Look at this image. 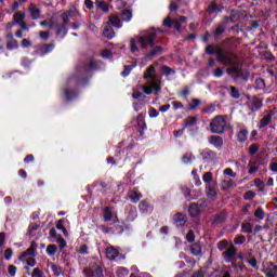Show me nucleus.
Here are the masks:
<instances>
[{"label": "nucleus", "instance_id": "f257e3e1", "mask_svg": "<svg viewBox=\"0 0 277 277\" xmlns=\"http://www.w3.org/2000/svg\"><path fill=\"white\" fill-rule=\"evenodd\" d=\"M206 53H208V55H213V53H215L216 60L221 62L223 66H229L226 70L227 75H236L237 78H241L245 81H248V75L243 76V71L241 70L237 55L233 53L225 54L224 51L214 48L213 45H208L206 48Z\"/></svg>", "mask_w": 277, "mask_h": 277}, {"label": "nucleus", "instance_id": "f03ea898", "mask_svg": "<svg viewBox=\"0 0 277 277\" xmlns=\"http://www.w3.org/2000/svg\"><path fill=\"white\" fill-rule=\"evenodd\" d=\"M143 79H149V81L142 85L144 94H153L154 92H161V78L157 77L155 66L150 65L144 72Z\"/></svg>", "mask_w": 277, "mask_h": 277}, {"label": "nucleus", "instance_id": "7ed1b4c3", "mask_svg": "<svg viewBox=\"0 0 277 277\" xmlns=\"http://www.w3.org/2000/svg\"><path fill=\"white\" fill-rule=\"evenodd\" d=\"M155 38H157V30L149 29L145 35L138 37V43L142 49H153L155 47Z\"/></svg>", "mask_w": 277, "mask_h": 277}, {"label": "nucleus", "instance_id": "20e7f679", "mask_svg": "<svg viewBox=\"0 0 277 277\" xmlns=\"http://www.w3.org/2000/svg\"><path fill=\"white\" fill-rule=\"evenodd\" d=\"M226 118L224 116H216L210 122V130L217 135H222L224 129H226Z\"/></svg>", "mask_w": 277, "mask_h": 277}, {"label": "nucleus", "instance_id": "39448f33", "mask_svg": "<svg viewBox=\"0 0 277 277\" xmlns=\"http://www.w3.org/2000/svg\"><path fill=\"white\" fill-rule=\"evenodd\" d=\"M187 17L181 16L179 19H173L171 16H168L163 19L162 25L163 27H168V29H172L174 27L176 31H183V24L186 23Z\"/></svg>", "mask_w": 277, "mask_h": 277}, {"label": "nucleus", "instance_id": "423d86ee", "mask_svg": "<svg viewBox=\"0 0 277 277\" xmlns=\"http://www.w3.org/2000/svg\"><path fill=\"white\" fill-rule=\"evenodd\" d=\"M26 17L27 14L23 12H16L13 15L14 25H18L23 31H29V27L27 26V23H25Z\"/></svg>", "mask_w": 277, "mask_h": 277}, {"label": "nucleus", "instance_id": "0eeeda50", "mask_svg": "<svg viewBox=\"0 0 277 277\" xmlns=\"http://www.w3.org/2000/svg\"><path fill=\"white\" fill-rule=\"evenodd\" d=\"M262 272L266 277H277V265L274 262H266L263 264Z\"/></svg>", "mask_w": 277, "mask_h": 277}, {"label": "nucleus", "instance_id": "6e6552de", "mask_svg": "<svg viewBox=\"0 0 277 277\" xmlns=\"http://www.w3.org/2000/svg\"><path fill=\"white\" fill-rule=\"evenodd\" d=\"M154 209H155V206H153V203L148 199H143L138 203V210L141 213L150 214L153 213Z\"/></svg>", "mask_w": 277, "mask_h": 277}, {"label": "nucleus", "instance_id": "1a4fd4ad", "mask_svg": "<svg viewBox=\"0 0 277 277\" xmlns=\"http://www.w3.org/2000/svg\"><path fill=\"white\" fill-rule=\"evenodd\" d=\"M36 250H38V245L36 243V241H31L30 247L21 254L19 261H25L27 256H36Z\"/></svg>", "mask_w": 277, "mask_h": 277}, {"label": "nucleus", "instance_id": "9d476101", "mask_svg": "<svg viewBox=\"0 0 277 277\" xmlns=\"http://www.w3.org/2000/svg\"><path fill=\"white\" fill-rule=\"evenodd\" d=\"M247 105L251 111H259L263 107V102L256 97H251L248 100Z\"/></svg>", "mask_w": 277, "mask_h": 277}, {"label": "nucleus", "instance_id": "9b49d317", "mask_svg": "<svg viewBox=\"0 0 277 277\" xmlns=\"http://www.w3.org/2000/svg\"><path fill=\"white\" fill-rule=\"evenodd\" d=\"M28 12L30 13V18H32V21H38L42 11L40 8H38V5L30 3L28 6Z\"/></svg>", "mask_w": 277, "mask_h": 277}, {"label": "nucleus", "instance_id": "f8f14e48", "mask_svg": "<svg viewBox=\"0 0 277 277\" xmlns=\"http://www.w3.org/2000/svg\"><path fill=\"white\" fill-rule=\"evenodd\" d=\"M237 255V248L235 246H230L224 253L223 256L227 263H230L233 259Z\"/></svg>", "mask_w": 277, "mask_h": 277}, {"label": "nucleus", "instance_id": "ddd939ff", "mask_svg": "<svg viewBox=\"0 0 277 277\" xmlns=\"http://www.w3.org/2000/svg\"><path fill=\"white\" fill-rule=\"evenodd\" d=\"M209 143L212 144V146H214V148H217L219 150L220 148H222V146H224V140L217 135L210 136Z\"/></svg>", "mask_w": 277, "mask_h": 277}, {"label": "nucleus", "instance_id": "4468645a", "mask_svg": "<svg viewBox=\"0 0 277 277\" xmlns=\"http://www.w3.org/2000/svg\"><path fill=\"white\" fill-rule=\"evenodd\" d=\"M234 187H237V184L235 183V181H233L230 179H226L221 182V189L223 192H228V190L233 189Z\"/></svg>", "mask_w": 277, "mask_h": 277}, {"label": "nucleus", "instance_id": "2eb2a0df", "mask_svg": "<svg viewBox=\"0 0 277 277\" xmlns=\"http://www.w3.org/2000/svg\"><path fill=\"white\" fill-rule=\"evenodd\" d=\"M108 25H111L113 27H117L118 29H120V27H122V19L120 15H110L108 17Z\"/></svg>", "mask_w": 277, "mask_h": 277}, {"label": "nucleus", "instance_id": "dca6fc26", "mask_svg": "<svg viewBox=\"0 0 277 277\" xmlns=\"http://www.w3.org/2000/svg\"><path fill=\"white\" fill-rule=\"evenodd\" d=\"M129 198L132 202H134V205H137V202L142 200L143 195L140 193V190H137V188H134L129 192Z\"/></svg>", "mask_w": 277, "mask_h": 277}, {"label": "nucleus", "instance_id": "f3484780", "mask_svg": "<svg viewBox=\"0 0 277 277\" xmlns=\"http://www.w3.org/2000/svg\"><path fill=\"white\" fill-rule=\"evenodd\" d=\"M55 49V44L53 43H48V44H42L38 49L39 55H47V53H51Z\"/></svg>", "mask_w": 277, "mask_h": 277}, {"label": "nucleus", "instance_id": "a211bd4d", "mask_svg": "<svg viewBox=\"0 0 277 277\" xmlns=\"http://www.w3.org/2000/svg\"><path fill=\"white\" fill-rule=\"evenodd\" d=\"M206 189L209 198H215L217 196V185L215 183L206 185Z\"/></svg>", "mask_w": 277, "mask_h": 277}, {"label": "nucleus", "instance_id": "6ab92c4d", "mask_svg": "<svg viewBox=\"0 0 277 277\" xmlns=\"http://www.w3.org/2000/svg\"><path fill=\"white\" fill-rule=\"evenodd\" d=\"M118 254H119V252L114 247H109V248L106 249V256L110 261H114V259H116L118 256Z\"/></svg>", "mask_w": 277, "mask_h": 277}, {"label": "nucleus", "instance_id": "aec40b11", "mask_svg": "<svg viewBox=\"0 0 277 277\" xmlns=\"http://www.w3.org/2000/svg\"><path fill=\"white\" fill-rule=\"evenodd\" d=\"M103 35L105 38H108L110 40L116 36V32L114 31V28L108 24L105 26Z\"/></svg>", "mask_w": 277, "mask_h": 277}, {"label": "nucleus", "instance_id": "412c9836", "mask_svg": "<svg viewBox=\"0 0 277 277\" xmlns=\"http://www.w3.org/2000/svg\"><path fill=\"white\" fill-rule=\"evenodd\" d=\"M188 213L192 217H196V215L200 213V206H198V203H192L188 208Z\"/></svg>", "mask_w": 277, "mask_h": 277}, {"label": "nucleus", "instance_id": "4be33fe9", "mask_svg": "<svg viewBox=\"0 0 277 277\" xmlns=\"http://www.w3.org/2000/svg\"><path fill=\"white\" fill-rule=\"evenodd\" d=\"M190 252H192V254H194V256H200V254L202 252V247H200V243L195 242L190 247Z\"/></svg>", "mask_w": 277, "mask_h": 277}, {"label": "nucleus", "instance_id": "5701e85b", "mask_svg": "<svg viewBox=\"0 0 277 277\" xmlns=\"http://www.w3.org/2000/svg\"><path fill=\"white\" fill-rule=\"evenodd\" d=\"M248 140V130L242 129L237 133V141L240 142V144H243Z\"/></svg>", "mask_w": 277, "mask_h": 277}, {"label": "nucleus", "instance_id": "b1692460", "mask_svg": "<svg viewBox=\"0 0 277 277\" xmlns=\"http://www.w3.org/2000/svg\"><path fill=\"white\" fill-rule=\"evenodd\" d=\"M200 105H202V101L193 98L192 103L188 104V111H194V109H197V107H200Z\"/></svg>", "mask_w": 277, "mask_h": 277}, {"label": "nucleus", "instance_id": "393cba45", "mask_svg": "<svg viewBox=\"0 0 277 277\" xmlns=\"http://www.w3.org/2000/svg\"><path fill=\"white\" fill-rule=\"evenodd\" d=\"M252 223H250V221L243 222L241 225L242 228V233H247V235L252 234Z\"/></svg>", "mask_w": 277, "mask_h": 277}, {"label": "nucleus", "instance_id": "a878e982", "mask_svg": "<svg viewBox=\"0 0 277 277\" xmlns=\"http://www.w3.org/2000/svg\"><path fill=\"white\" fill-rule=\"evenodd\" d=\"M120 18H121V21L129 23V21H131V18H133V13H131L130 10H123Z\"/></svg>", "mask_w": 277, "mask_h": 277}, {"label": "nucleus", "instance_id": "bb28decb", "mask_svg": "<svg viewBox=\"0 0 277 277\" xmlns=\"http://www.w3.org/2000/svg\"><path fill=\"white\" fill-rule=\"evenodd\" d=\"M203 179V183H206V185H213V173L211 172H206L202 176Z\"/></svg>", "mask_w": 277, "mask_h": 277}, {"label": "nucleus", "instance_id": "cd10ccee", "mask_svg": "<svg viewBox=\"0 0 277 277\" xmlns=\"http://www.w3.org/2000/svg\"><path fill=\"white\" fill-rule=\"evenodd\" d=\"M272 122V115L264 116L260 121V129H263V127H267Z\"/></svg>", "mask_w": 277, "mask_h": 277}, {"label": "nucleus", "instance_id": "c85d7f7f", "mask_svg": "<svg viewBox=\"0 0 277 277\" xmlns=\"http://www.w3.org/2000/svg\"><path fill=\"white\" fill-rule=\"evenodd\" d=\"M47 254L48 256H55V254H57V246L49 245L47 247Z\"/></svg>", "mask_w": 277, "mask_h": 277}, {"label": "nucleus", "instance_id": "c756f323", "mask_svg": "<svg viewBox=\"0 0 277 277\" xmlns=\"http://www.w3.org/2000/svg\"><path fill=\"white\" fill-rule=\"evenodd\" d=\"M224 31H226V24L219 25L214 31V37L220 38Z\"/></svg>", "mask_w": 277, "mask_h": 277}, {"label": "nucleus", "instance_id": "7c9ffc66", "mask_svg": "<svg viewBox=\"0 0 277 277\" xmlns=\"http://www.w3.org/2000/svg\"><path fill=\"white\" fill-rule=\"evenodd\" d=\"M6 49H9V51H14V49H18V41L16 39L9 40L6 42Z\"/></svg>", "mask_w": 277, "mask_h": 277}, {"label": "nucleus", "instance_id": "2f4dec72", "mask_svg": "<svg viewBox=\"0 0 277 277\" xmlns=\"http://www.w3.org/2000/svg\"><path fill=\"white\" fill-rule=\"evenodd\" d=\"M95 4L100 10H102V12H109V6H107L105 1L95 0Z\"/></svg>", "mask_w": 277, "mask_h": 277}, {"label": "nucleus", "instance_id": "473e14b6", "mask_svg": "<svg viewBox=\"0 0 277 277\" xmlns=\"http://www.w3.org/2000/svg\"><path fill=\"white\" fill-rule=\"evenodd\" d=\"M175 224L176 226H185V216H183V214H176L175 217Z\"/></svg>", "mask_w": 277, "mask_h": 277}, {"label": "nucleus", "instance_id": "72a5a7b5", "mask_svg": "<svg viewBox=\"0 0 277 277\" xmlns=\"http://www.w3.org/2000/svg\"><path fill=\"white\" fill-rule=\"evenodd\" d=\"M197 122H198V118H196V117H188V118L185 120V127H186V128H192V127H194Z\"/></svg>", "mask_w": 277, "mask_h": 277}, {"label": "nucleus", "instance_id": "f704fd0d", "mask_svg": "<svg viewBox=\"0 0 277 277\" xmlns=\"http://www.w3.org/2000/svg\"><path fill=\"white\" fill-rule=\"evenodd\" d=\"M56 228L58 230H62L65 237H68V230L66 229V227L64 226V220H60L56 224Z\"/></svg>", "mask_w": 277, "mask_h": 277}, {"label": "nucleus", "instance_id": "c9c22d12", "mask_svg": "<svg viewBox=\"0 0 277 277\" xmlns=\"http://www.w3.org/2000/svg\"><path fill=\"white\" fill-rule=\"evenodd\" d=\"M136 122H137V126L140 127V129H146V121H144V115L140 114L137 117H136Z\"/></svg>", "mask_w": 277, "mask_h": 277}, {"label": "nucleus", "instance_id": "e433bc0d", "mask_svg": "<svg viewBox=\"0 0 277 277\" xmlns=\"http://www.w3.org/2000/svg\"><path fill=\"white\" fill-rule=\"evenodd\" d=\"M254 217L258 220H265V212L263 211V208H258L254 212Z\"/></svg>", "mask_w": 277, "mask_h": 277}, {"label": "nucleus", "instance_id": "4c0bfd02", "mask_svg": "<svg viewBox=\"0 0 277 277\" xmlns=\"http://www.w3.org/2000/svg\"><path fill=\"white\" fill-rule=\"evenodd\" d=\"M229 90L232 98H239V96H241V94H239V89L235 87H229Z\"/></svg>", "mask_w": 277, "mask_h": 277}, {"label": "nucleus", "instance_id": "58836bf2", "mask_svg": "<svg viewBox=\"0 0 277 277\" xmlns=\"http://www.w3.org/2000/svg\"><path fill=\"white\" fill-rule=\"evenodd\" d=\"M113 213H111V210H109V208H106L104 210V220L105 222H111V217H113Z\"/></svg>", "mask_w": 277, "mask_h": 277}, {"label": "nucleus", "instance_id": "ea45409f", "mask_svg": "<svg viewBox=\"0 0 277 277\" xmlns=\"http://www.w3.org/2000/svg\"><path fill=\"white\" fill-rule=\"evenodd\" d=\"M179 3H181V0H173L170 3V11L171 12H176L179 10Z\"/></svg>", "mask_w": 277, "mask_h": 277}, {"label": "nucleus", "instance_id": "a19ab883", "mask_svg": "<svg viewBox=\"0 0 277 277\" xmlns=\"http://www.w3.org/2000/svg\"><path fill=\"white\" fill-rule=\"evenodd\" d=\"M162 48L161 47H156L155 49H153L149 54L147 55V57H155V55H159V53H161Z\"/></svg>", "mask_w": 277, "mask_h": 277}, {"label": "nucleus", "instance_id": "79ce46f5", "mask_svg": "<svg viewBox=\"0 0 277 277\" xmlns=\"http://www.w3.org/2000/svg\"><path fill=\"white\" fill-rule=\"evenodd\" d=\"M130 49L132 53H137L140 51V48H137V42L135 41V39H132L130 41Z\"/></svg>", "mask_w": 277, "mask_h": 277}, {"label": "nucleus", "instance_id": "37998d69", "mask_svg": "<svg viewBox=\"0 0 277 277\" xmlns=\"http://www.w3.org/2000/svg\"><path fill=\"white\" fill-rule=\"evenodd\" d=\"M255 88L258 90H263L265 88V80L261 79V78H258L255 80Z\"/></svg>", "mask_w": 277, "mask_h": 277}, {"label": "nucleus", "instance_id": "c03bdc74", "mask_svg": "<svg viewBox=\"0 0 277 277\" xmlns=\"http://www.w3.org/2000/svg\"><path fill=\"white\" fill-rule=\"evenodd\" d=\"M254 185L255 187H258V189H260V192H263V189H265V183H263V181L259 179L254 180Z\"/></svg>", "mask_w": 277, "mask_h": 277}, {"label": "nucleus", "instance_id": "a18cd8bd", "mask_svg": "<svg viewBox=\"0 0 277 277\" xmlns=\"http://www.w3.org/2000/svg\"><path fill=\"white\" fill-rule=\"evenodd\" d=\"M196 240V236L194 235V230H188L187 235H186V241H188L189 243H193V241Z\"/></svg>", "mask_w": 277, "mask_h": 277}, {"label": "nucleus", "instance_id": "49530a36", "mask_svg": "<svg viewBox=\"0 0 277 277\" xmlns=\"http://www.w3.org/2000/svg\"><path fill=\"white\" fill-rule=\"evenodd\" d=\"M31 277H44L42 271L39 267L32 269Z\"/></svg>", "mask_w": 277, "mask_h": 277}, {"label": "nucleus", "instance_id": "de8ad7c7", "mask_svg": "<svg viewBox=\"0 0 277 277\" xmlns=\"http://www.w3.org/2000/svg\"><path fill=\"white\" fill-rule=\"evenodd\" d=\"M213 76L216 78V79H220V77H223L224 76V70L220 67L215 68L214 71H213Z\"/></svg>", "mask_w": 277, "mask_h": 277}, {"label": "nucleus", "instance_id": "09e8293b", "mask_svg": "<svg viewBox=\"0 0 277 277\" xmlns=\"http://www.w3.org/2000/svg\"><path fill=\"white\" fill-rule=\"evenodd\" d=\"M219 250L222 252V250H226L228 248V241L227 240H221L217 245Z\"/></svg>", "mask_w": 277, "mask_h": 277}, {"label": "nucleus", "instance_id": "8fccbe9b", "mask_svg": "<svg viewBox=\"0 0 277 277\" xmlns=\"http://www.w3.org/2000/svg\"><path fill=\"white\" fill-rule=\"evenodd\" d=\"M223 173L226 175V176H232V179H235L237 176V173L233 172V169L230 168H226Z\"/></svg>", "mask_w": 277, "mask_h": 277}, {"label": "nucleus", "instance_id": "3c124183", "mask_svg": "<svg viewBox=\"0 0 277 277\" xmlns=\"http://www.w3.org/2000/svg\"><path fill=\"white\" fill-rule=\"evenodd\" d=\"M39 225L38 224H30L28 227V235H34V233H36V230H38Z\"/></svg>", "mask_w": 277, "mask_h": 277}, {"label": "nucleus", "instance_id": "603ef678", "mask_svg": "<svg viewBox=\"0 0 277 277\" xmlns=\"http://www.w3.org/2000/svg\"><path fill=\"white\" fill-rule=\"evenodd\" d=\"M208 12L210 14H213V12H217V4L215 2H211L208 6Z\"/></svg>", "mask_w": 277, "mask_h": 277}, {"label": "nucleus", "instance_id": "864d4df0", "mask_svg": "<svg viewBox=\"0 0 277 277\" xmlns=\"http://www.w3.org/2000/svg\"><path fill=\"white\" fill-rule=\"evenodd\" d=\"M56 243H58V246H60L61 249L66 248V240H64V239L62 238V236H58V237L56 238Z\"/></svg>", "mask_w": 277, "mask_h": 277}, {"label": "nucleus", "instance_id": "5fc2aeb1", "mask_svg": "<svg viewBox=\"0 0 277 277\" xmlns=\"http://www.w3.org/2000/svg\"><path fill=\"white\" fill-rule=\"evenodd\" d=\"M192 159H194V155L192 154H185L182 158V161L184 163H189L192 161Z\"/></svg>", "mask_w": 277, "mask_h": 277}, {"label": "nucleus", "instance_id": "6e6d98bb", "mask_svg": "<svg viewBox=\"0 0 277 277\" xmlns=\"http://www.w3.org/2000/svg\"><path fill=\"white\" fill-rule=\"evenodd\" d=\"M50 36H51V32H49V31H40L39 32V38H41V40H49Z\"/></svg>", "mask_w": 277, "mask_h": 277}, {"label": "nucleus", "instance_id": "4d7b16f0", "mask_svg": "<svg viewBox=\"0 0 277 277\" xmlns=\"http://www.w3.org/2000/svg\"><path fill=\"white\" fill-rule=\"evenodd\" d=\"M74 95L75 93L72 91H69L68 89L64 90V96L65 98H67V101H70V98H72Z\"/></svg>", "mask_w": 277, "mask_h": 277}, {"label": "nucleus", "instance_id": "13d9d810", "mask_svg": "<svg viewBox=\"0 0 277 277\" xmlns=\"http://www.w3.org/2000/svg\"><path fill=\"white\" fill-rule=\"evenodd\" d=\"M8 272L10 274V276H16L17 268L14 265H9Z\"/></svg>", "mask_w": 277, "mask_h": 277}, {"label": "nucleus", "instance_id": "bf43d9fd", "mask_svg": "<svg viewBox=\"0 0 277 277\" xmlns=\"http://www.w3.org/2000/svg\"><path fill=\"white\" fill-rule=\"evenodd\" d=\"M246 241V236H237L235 239H234V243L236 245H241Z\"/></svg>", "mask_w": 277, "mask_h": 277}, {"label": "nucleus", "instance_id": "052dcab7", "mask_svg": "<svg viewBox=\"0 0 277 277\" xmlns=\"http://www.w3.org/2000/svg\"><path fill=\"white\" fill-rule=\"evenodd\" d=\"M25 261H26V263H27V265H28L29 267H36V259H34V258H28V259H26V258H25Z\"/></svg>", "mask_w": 277, "mask_h": 277}, {"label": "nucleus", "instance_id": "680f3d73", "mask_svg": "<svg viewBox=\"0 0 277 277\" xmlns=\"http://www.w3.org/2000/svg\"><path fill=\"white\" fill-rule=\"evenodd\" d=\"M148 115L149 118H157L159 116V113L155 108H149Z\"/></svg>", "mask_w": 277, "mask_h": 277}, {"label": "nucleus", "instance_id": "e2e57ef3", "mask_svg": "<svg viewBox=\"0 0 277 277\" xmlns=\"http://www.w3.org/2000/svg\"><path fill=\"white\" fill-rule=\"evenodd\" d=\"M12 254H14V252L12 251V249H6V250L4 251V259H5L6 261H10V259H12Z\"/></svg>", "mask_w": 277, "mask_h": 277}, {"label": "nucleus", "instance_id": "0e129e2a", "mask_svg": "<svg viewBox=\"0 0 277 277\" xmlns=\"http://www.w3.org/2000/svg\"><path fill=\"white\" fill-rule=\"evenodd\" d=\"M161 71L163 72V75H172V68L168 67V66H162L161 67Z\"/></svg>", "mask_w": 277, "mask_h": 277}, {"label": "nucleus", "instance_id": "69168bd1", "mask_svg": "<svg viewBox=\"0 0 277 277\" xmlns=\"http://www.w3.org/2000/svg\"><path fill=\"white\" fill-rule=\"evenodd\" d=\"M258 150H259V147L256 145H251L249 147V154L250 155H256Z\"/></svg>", "mask_w": 277, "mask_h": 277}, {"label": "nucleus", "instance_id": "338daca9", "mask_svg": "<svg viewBox=\"0 0 277 277\" xmlns=\"http://www.w3.org/2000/svg\"><path fill=\"white\" fill-rule=\"evenodd\" d=\"M101 55H102V57H105V58L111 57V51L104 50V51H102Z\"/></svg>", "mask_w": 277, "mask_h": 277}, {"label": "nucleus", "instance_id": "774afa93", "mask_svg": "<svg viewBox=\"0 0 277 277\" xmlns=\"http://www.w3.org/2000/svg\"><path fill=\"white\" fill-rule=\"evenodd\" d=\"M192 277H205V271H197Z\"/></svg>", "mask_w": 277, "mask_h": 277}]
</instances>
